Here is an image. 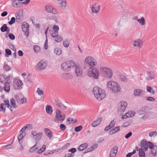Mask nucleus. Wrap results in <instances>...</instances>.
<instances>
[{
	"instance_id": "nucleus-1",
	"label": "nucleus",
	"mask_w": 157,
	"mask_h": 157,
	"mask_svg": "<svg viewBox=\"0 0 157 157\" xmlns=\"http://www.w3.org/2000/svg\"><path fill=\"white\" fill-rule=\"evenodd\" d=\"M93 93L96 98L99 101L104 99L106 96L105 91L97 86L93 88Z\"/></svg>"
},
{
	"instance_id": "nucleus-2",
	"label": "nucleus",
	"mask_w": 157,
	"mask_h": 157,
	"mask_svg": "<svg viewBox=\"0 0 157 157\" xmlns=\"http://www.w3.org/2000/svg\"><path fill=\"white\" fill-rule=\"evenodd\" d=\"M75 66V63L73 60H69L63 62L61 65L62 70L64 71H69Z\"/></svg>"
},
{
	"instance_id": "nucleus-3",
	"label": "nucleus",
	"mask_w": 157,
	"mask_h": 157,
	"mask_svg": "<svg viewBox=\"0 0 157 157\" xmlns=\"http://www.w3.org/2000/svg\"><path fill=\"white\" fill-rule=\"evenodd\" d=\"M66 118L65 114H62V112L59 109H56L55 112V117L54 120V122L57 123H61Z\"/></svg>"
},
{
	"instance_id": "nucleus-4",
	"label": "nucleus",
	"mask_w": 157,
	"mask_h": 157,
	"mask_svg": "<svg viewBox=\"0 0 157 157\" xmlns=\"http://www.w3.org/2000/svg\"><path fill=\"white\" fill-rule=\"evenodd\" d=\"M99 70L96 67H90L87 71V75L90 77H92L95 79H98L99 76Z\"/></svg>"
},
{
	"instance_id": "nucleus-5",
	"label": "nucleus",
	"mask_w": 157,
	"mask_h": 157,
	"mask_svg": "<svg viewBox=\"0 0 157 157\" xmlns=\"http://www.w3.org/2000/svg\"><path fill=\"white\" fill-rule=\"evenodd\" d=\"M100 71L104 78H110L113 75V71L110 68L106 67H102L100 68Z\"/></svg>"
},
{
	"instance_id": "nucleus-6",
	"label": "nucleus",
	"mask_w": 157,
	"mask_h": 157,
	"mask_svg": "<svg viewBox=\"0 0 157 157\" xmlns=\"http://www.w3.org/2000/svg\"><path fill=\"white\" fill-rule=\"evenodd\" d=\"M107 87L109 90L115 93L118 90V84L116 82L109 81L107 83Z\"/></svg>"
},
{
	"instance_id": "nucleus-7",
	"label": "nucleus",
	"mask_w": 157,
	"mask_h": 157,
	"mask_svg": "<svg viewBox=\"0 0 157 157\" xmlns=\"http://www.w3.org/2000/svg\"><path fill=\"white\" fill-rule=\"evenodd\" d=\"M84 62L86 64L91 67L96 66L97 64L96 60L90 56H86Z\"/></svg>"
},
{
	"instance_id": "nucleus-8",
	"label": "nucleus",
	"mask_w": 157,
	"mask_h": 157,
	"mask_svg": "<svg viewBox=\"0 0 157 157\" xmlns=\"http://www.w3.org/2000/svg\"><path fill=\"white\" fill-rule=\"evenodd\" d=\"M144 42L140 38L133 40L132 43L133 47L136 49H140L143 46Z\"/></svg>"
},
{
	"instance_id": "nucleus-9",
	"label": "nucleus",
	"mask_w": 157,
	"mask_h": 157,
	"mask_svg": "<svg viewBox=\"0 0 157 157\" xmlns=\"http://www.w3.org/2000/svg\"><path fill=\"white\" fill-rule=\"evenodd\" d=\"M4 103L6 106L10 109L11 111L13 110V108H16L18 107L17 105L15 102V100L14 99L12 98L10 100V105L9 101L7 100L5 101Z\"/></svg>"
},
{
	"instance_id": "nucleus-10",
	"label": "nucleus",
	"mask_w": 157,
	"mask_h": 157,
	"mask_svg": "<svg viewBox=\"0 0 157 157\" xmlns=\"http://www.w3.org/2000/svg\"><path fill=\"white\" fill-rule=\"evenodd\" d=\"M48 63L45 60H41L36 66V69L38 71L44 70L47 66Z\"/></svg>"
},
{
	"instance_id": "nucleus-11",
	"label": "nucleus",
	"mask_w": 157,
	"mask_h": 157,
	"mask_svg": "<svg viewBox=\"0 0 157 157\" xmlns=\"http://www.w3.org/2000/svg\"><path fill=\"white\" fill-rule=\"evenodd\" d=\"M91 12L92 15H96L99 12L100 9V6L98 3H94L91 6Z\"/></svg>"
},
{
	"instance_id": "nucleus-12",
	"label": "nucleus",
	"mask_w": 157,
	"mask_h": 157,
	"mask_svg": "<svg viewBox=\"0 0 157 157\" xmlns=\"http://www.w3.org/2000/svg\"><path fill=\"white\" fill-rule=\"evenodd\" d=\"M31 135L33 136L36 142L38 143L41 140L43 136V133L40 132L37 133L36 131L33 130L31 132Z\"/></svg>"
},
{
	"instance_id": "nucleus-13",
	"label": "nucleus",
	"mask_w": 157,
	"mask_h": 157,
	"mask_svg": "<svg viewBox=\"0 0 157 157\" xmlns=\"http://www.w3.org/2000/svg\"><path fill=\"white\" fill-rule=\"evenodd\" d=\"M21 27L24 35H25L26 37H28L29 36V25L27 22H24L22 23Z\"/></svg>"
},
{
	"instance_id": "nucleus-14",
	"label": "nucleus",
	"mask_w": 157,
	"mask_h": 157,
	"mask_svg": "<svg viewBox=\"0 0 157 157\" xmlns=\"http://www.w3.org/2000/svg\"><path fill=\"white\" fill-rule=\"evenodd\" d=\"M128 103L125 101H122L120 102L119 104L118 110L121 113L124 112L128 106Z\"/></svg>"
},
{
	"instance_id": "nucleus-15",
	"label": "nucleus",
	"mask_w": 157,
	"mask_h": 157,
	"mask_svg": "<svg viewBox=\"0 0 157 157\" xmlns=\"http://www.w3.org/2000/svg\"><path fill=\"white\" fill-rule=\"evenodd\" d=\"M147 80H151L154 79L155 77V75L154 71L152 70H148L146 72L145 76Z\"/></svg>"
},
{
	"instance_id": "nucleus-16",
	"label": "nucleus",
	"mask_w": 157,
	"mask_h": 157,
	"mask_svg": "<svg viewBox=\"0 0 157 157\" xmlns=\"http://www.w3.org/2000/svg\"><path fill=\"white\" fill-rule=\"evenodd\" d=\"M46 11L48 13H52L53 14L57 15L58 13L57 10L50 5H47L45 6Z\"/></svg>"
},
{
	"instance_id": "nucleus-17",
	"label": "nucleus",
	"mask_w": 157,
	"mask_h": 157,
	"mask_svg": "<svg viewBox=\"0 0 157 157\" xmlns=\"http://www.w3.org/2000/svg\"><path fill=\"white\" fill-rule=\"evenodd\" d=\"M75 75L78 77L81 76L83 73V70L82 68L79 65L75 64Z\"/></svg>"
},
{
	"instance_id": "nucleus-18",
	"label": "nucleus",
	"mask_w": 157,
	"mask_h": 157,
	"mask_svg": "<svg viewBox=\"0 0 157 157\" xmlns=\"http://www.w3.org/2000/svg\"><path fill=\"white\" fill-rule=\"evenodd\" d=\"M136 114V112L134 111H128L124 115L121 116V119L122 120L127 118L133 117Z\"/></svg>"
},
{
	"instance_id": "nucleus-19",
	"label": "nucleus",
	"mask_w": 157,
	"mask_h": 157,
	"mask_svg": "<svg viewBox=\"0 0 157 157\" xmlns=\"http://www.w3.org/2000/svg\"><path fill=\"white\" fill-rule=\"evenodd\" d=\"M145 93L144 91L140 88H136L133 90V95L136 97H139L141 96Z\"/></svg>"
},
{
	"instance_id": "nucleus-20",
	"label": "nucleus",
	"mask_w": 157,
	"mask_h": 157,
	"mask_svg": "<svg viewBox=\"0 0 157 157\" xmlns=\"http://www.w3.org/2000/svg\"><path fill=\"white\" fill-rule=\"evenodd\" d=\"M51 36L54 38V41L56 43H59L61 42L63 39V37L59 35L58 33L57 34H53L51 35Z\"/></svg>"
},
{
	"instance_id": "nucleus-21",
	"label": "nucleus",
	"mask_w": 157,
	"mask_h": 157,
	"mask_svg": "<svg viewBox=\"0 0 157 157\" xmlns=\"http://www.w3.org/2000/svg\"><path fill=\"white\" fill-rule=\"evenodd\" d=\"M59 2V7L62 10L66 9L67 7L66 0H57Z\"/></svg>"
},
{
	"instance_id": "nucleus-22",
	"label": "nucleus",
	"mask_w": 157,
	"mask_h": 157,
	"mask_svg": "<svg viewBox=\"0 0 157 157\" xmlns=\"http://www.w3.org/2000/svg\"><path fill=\"white\" fill-rule=\"evenodd\" d=\"M118 76L120 80L122 81L126 82H127L128 80L126 76L124 75V73H122L121 71L120 70L118 71Z\"/></svg>"
},
{
	"instance_id": "nucleus-23",
	"label": "nucleus",
	"mask_w": 157,
	"mask_h": 157,
	"mask_svg": "<svg viewBox=\"0 0 157 157\" xmlns=\"http://www.w3.org/2000/svg\"><path fill=\"white\" fill-rule=\"evenodd\" d=\"M52 30L50 31V35L56 34L58 33V31L59 30V26L56 25H54L52 28Z\"/></svg>"
},
{
	"instance_id": "nucleus-24",
	"label": "nucleus",
	"mask_w": 157,
	"mask_h": 157,
	"mask_svg": "<svg viewBox=\"0 0 157 157\" xmlns=\"http://www.w3.org/2000/svg\"><path fill=\"white\" fill-rule=\"evenodd\" d=\"M102 121L101 117L98 118L96 120L94 121L92 123L91 126L92 127H95L99 124Z\"/></svg>"
},
{
	"instance_id": "nucleus-25",
	"label": "nucleus",
	"mask_w": 157,
	"mask_h": 157,
	"mask_svg": "<svg viewBox=\"0 0 157 157\" xmlns=\"http://www.w3.org/2000/svg\"><path fill=\"white\" fill-rule=\"evenodd\" d=\"M118 148L115 147L112 148L110 153V157H114L117 152Z\"/></svg>"
},
{
	"instance_id": "nucleus-26",
	"label": "nucleus",
	"mask_w": 157,
	"mask_h": 157,
	"mask_svg": "<svg viewBox=\"0 0 157 157\" xmlns=\"http://www.w3.org/2000/svg\"><path fill=\"white\" fill-rule=\"evenodd\" d=\"M15 84L17 86V88H15V90L21 89L22 88L23 83L20 79H17L15 81Z\"/></svg>"
},
{
	"instance_id": "nucleus-27",
	"label": "nucleus",
	"mask_w": 157,
	"mask_h": 157,
	"mask_svg": "<svg viewBox=\"0 0 157 157\" xmlns=\"http://www.w3.org/2000/svg\"><path fill=\"white\" fill-rule=\"evenodd\" d=\"M120 21H124L126 20L128 18V15L126 13L124 12V13H121L120 15Z\"/></svg>"
},
{
	"instance_id": "nucleus-28",
	"label": "nucleus",
	"mask_w": 157,
	"mask_h": 157,
	"mask_svg": "<svg viewBox=\"0 0 157 157\" xmlns=\"http://www.w3.org/2000/svg\"><path fill=\"white\" fill-rule=\"evenodd\" d=\"M21 3L16 0H13L12 1V6L16 8L20 7L21 6Z\"/></svg>"
},
{
	"instance_id": "nucleus-29",
	"label": "nucleus",
	"mask_w": 157,
	"mask_h": 157,
	"mask_svg": "<svg viewBox=\"0 0 157 157\" xmlns=\"http://www.w3.org/2000/svg\"><path fill=\"white\" fill-rule=\"evenodd\" d=\"M44 132L46 135L50 139L52 137V132L48 128H45L44 129Z\"/></svg>"
},
{
	"instance_id": "nucleus-30",
	"label": "nucleus",
	"mask_w": 157,
	"mask_h": 157,
	"mask_svg": "<svg viewBox=\"0 0 157 157\" xmlns=\"http://www.w3.org/2000/svg\"><path fill=\"white\" fill-rule=\"evenodd\" d=\"M4 90L7 92H9L10 90V84L9 82H6L4 86Z\"/></svg>"
},
{
	"instance_id": "nucleus-31",
	"label": "nucleus",
	"mask_w": 157,
	"mask_h": 157,
	"mask_svg": "<svg viewBox=\"0 0 157 157\" xmlns=\"http://www.w3.org/2000/svg\"><path fill=\"white\" fill-rule=\"evenodd\" d=\"M56 105L59 107L63 110H65L67 109V107L60 101L56 102Z\"/></svg>"
},
{
	"instance_id": "nucleus-32",
	"label": "nucleus",
	"mask_w": 157,
	"mask_h": 157,
	"mask_svg": "<svg viewBox=\"0 0 157 157\" xmlns=\"http://www.w3.org/2000/svg\"><path fill=\"white\" fill-rule=\"evenodd\" d=\"M46 112L48 114H51L53 112V109L51 106L47 105L45 107Z\"/></svg>"
},
{
	"instance_id": "nucleus-33",
	"label": "nucleus",
	"mask_w": 157,
	"mask_h": 157,
	"mask_svg": "<svg viewBox=\"0 0 157 157\" xmlns=\"http://www.w3.org/2000/svg\"><path fill=\"white\" fill-rule=\"evenodd\" d=\"M137 21L142 26L145 25L146 24L145 19L144 17H142L140 18L137 19Z\"/></svg>"
},
{
	"instance_id": "nucleus-34",
	"label": "nucleus",
	"mask_w": 157,
	"mask_h": 157,
	"mask_svg": "<svg viewBox=\"0 0 157 157\" xmlns=\"http://www.w3.org/2000/svg\"><path fill=\"white\" fill-rule=\"evenodd\" d=\"M1 31L2 32H10V29L9 28L7 27V25L6 24H5L1 28Z\"/></svg>"
},
{
	"instance_id": "nucleus-35",
	"label": "nucleus",
	"mask_w": 157,
	"mask_h": 157,
	"mask_svg": "<svg viewBox=\"0 0 157 157\" xmlns=\"http://www.w3.org/2000/svg\"><path fill=\"white\" fill-rule=\"evenodd\" d=\"M88 146V144L85 143L81 144L78 148V149L80 151H82L84 149H86Z\"/></svg>"
},
{
	"instance_id": "nucleus-36",
	"label": "nucleus",
	"mask_w": 157,
	"mask_h": 157,
	"mask_svg": "<svg viewBox=\"0 0 157 157\" xmlns=\"http://www.w3.org/2000/svg\"><path fill=\"white\" fill-rule=\"evenodd\" d=\"M141 145L142 148L147 151L148 149V145L147 143L146 142H141Z\"/></svg>"
},
{
	"instance_id": "nucleus-37",
	"label": "nucleus",
	"mask_w": 157,
	"mask_h": 157,
	"mask_svg": "<svg viewBox=\"0 0 157 157\" xmlns=\"http://www.w3.org/2000/svg\"><path fill=\"white\" fill-rule=\"evenodd\" d=\"M132 120L126 121L122 124V127H127L130 125L132 123Z\"/></svg>"
},
{
	"instance_id": "nucleus-38",
	"label": "nucleus",
	"mask_w": 157,
	"mask_h": 157,
	"mask_svg": "<svg viewBox=\"0 0 157 157\" xmlns=\"http://www.w3.org/2000/svg\"><path fill=\"white\" fill-rule=\"evenodd\" d=\"M37 142H36L35 144L29 149V151L30 153L33 152L38 148V147H37Z\"/></svg>"
},
{
	"instance_id": "nucleus-39",
	"label": "nucleus",
	"mask_w": 157,
	"mask_h": 157,
	"mask_svg": "<svg viewBox=\"0 0 157 157\" xmlns=\"http://www.w3.org/2000/svg\"><path fill=\"white\" fill-rule=\"evenodd\" d=\"M146 90L147 92L153 94L155 93V90L151 86H147L146 87Z\"/></svg>"
},
{
	"instance_id": "nucleus-40",
	"label": "nucleus",
	"mask_w": 157,
	"mask_h": 157,
	"mask_svg": "<svg viewBox=\"0 0 157 157\" xmlns=\"http://www.w3.org/2000/svg\"><path fill=\"white\" fill-rule=\"evenodd\" d=\"M54 52L57 55L59 56L61 54L62 51L60 48H56L54 50Z\"/></svg>"
},
{
	"instance_id": "nucleus-41",
	"label": "nucleus",
	"mask_w": 157,
	"mask_h": 157,
	"mask_svg": "<svg viewBox=\"0 0 157 157\" xmlns=\"http://www.w3.org/2000/svg\"><path fill=\"white\" fill-rule=\"evenodd\" d=\"M25 136V133H21V134L18 136V139L19 140V143L21 144L22 143L21 140Z\"/></svg>"
},
{
	"instance_id": "nucleus-42",
	"label": "nucleus",
	"mask_w": 157,
	"mask_h": 157,
	"mask_svg": "<svg viewBox=\"0 0 157 157\" xmlns=\"http://www.w3.org/2000/svg\"><path fill=\"white\" fill-rule=\"evenodd\" d=\"M36 93L40 96H43L44 94V91L41 89L40 88H38L36 91Z\"/></svg>"
},
{
	"instance_id": "nucleus-43",
	"label": "nucleus",
	"mask_w": 157,
	"mask_h": 157,
	"mask_svg": "<svg viewBox=\"0 0 157 157\" xmlns=\"http://www.w3.org/2000/svg\"><path fill=\"white\" fill-rule=\"evenodd\" d=\"M139 151V155L140 157H145V153L144 152L142 149H140Z\"/></svg>"
},
{
	"instance_id": "nucleus-44",
	"label": "nucleus",
	"mask_w": 157,
	"mask_h": 157,
	"mask_svg": "<svg viewBox=\"0 0 157 157\" xmlns=\"http://www.w3.org/2000/svg\"><path fill=\"white\" fill-rule=\"evenodd\" d=\"M63 44L65 48H67L70 45V42L67 40H65L63 42Z\"/></svg>"
},
{
	"instance_id": "nucleus-45",
	"label": "nucleus",
	"mask_w": 157,
	"mask_h": 157,
	"mask_svg": "<svg viewBox=\"0 0 157 157\" xmlns=\"http://www.w3.org/2000/svg\"><path fill=\"white\" fill-rule=\"evenodd\" d=\"M98 146V145L97 144H95L92 145L89 148V151H91L94 150Z\"/></svg>"
},
{
	"instance_id": "nucleus-46",
	"label": "nucleus",
	"mask_w": 157,
	"mask_h": 157,
	"mask_svg": "<svg viewBox=\"0 0 157 157\" xmlns=\"http://www.w3.org/2000/svg\"><path fill=\"white\" fill-rule=\"evenodd\" d=\"M5 104L2 103L0 105V111H2L4 113H5L6 112V110L5 109Z\"/></svg>"
},
{
	"instance_id": "nucleus-47",
	"label": "nucleus",
	"mask_w": 157,
	"mask_h": 157,
	"mask_svg": "<svg viewBox=\"0 0 157 157\" xmlns=\"http://www.w3.org/2000/svg\"><path fill=\"white\" fill-rule=\"evenodd\" d=\"M118 131V128L116 127L115 128H113L109 132V134L112 135L114 134Z\"/></svg>"
},
{
	"instance_id": "nucleus-48",
	"label": "nucleus",
	"mask_w": 157,
	"mask_h": 157,
	"mask_svg": "<svg viewBox=\"0 0 157 157\" xmlns=\"http://www.w3.org/2000/svg\"><path fill=\"white\" fill-rule=\"evenodd\" d=\"M46 148V146L45 145H43L42 148L40 149L39 150L37 151V153L39 154H40L42 153V152L44 151L45 150Z\"/></svg>"
},
{
	"instance_id": "nucleus-49",
	"label": "nucleus",
	"mask_w": 157,
	"mask_h": 157,
	"mask_svg": "<svg viewBox=\"0 0 157 157\" xmlns=\"http://www.w3.org/2000/svg\"><path fill=\"white\" fill-rule=\"evenodd\" d=\"M3 69L5 71H7L10 70V68L7 64H5L3 67Z\"/></svg>"
},
{
	"instance_id": "nucleus-50",
	"label": "nucleus",
	"mask_w": 157,
	"mask_h": 157,
	"mask_svg": "<svg viewBox=\"0 0 157 157\" xmlns=\"http://www.w3.org/2000/svg\"><path fill=\"white\" fill-rule=\"evenodd\" d=\"M40 50V47L38 45H35L34 46V50L36 53L39 52Z\"/></svg>"
},
{
	"instance_id": "nucleus-51",
	"label": "nucleus",
	"mask_w": 157,
	"mask_h": 157,
	"mask_svg": "<svg viewBox=\"0 0 157 157\" xmlns=\"http://www.w3.org/2000/svg\"><path fill=\"white\" fill-rule=\"evenodd\" d=\"M15 18L14 17H12L10 20L9 21L8 23L10 25H11L13 24L15 22Z\"/></svg>"
},
{
	"instance_id": "nucleus-52",
	"label": "nucleus",
	"mask_w": 157,
	"mask_h": 157,
	"mask_svg": "<svg viewBox=\"0 0 157 157\" xmlns=\"http://www.w3.org/2000/svg\"><path fill=\"white\" fill-rule=\"evenodd\" d=\"M9 46L10 48L13 51H14L15 52H16V49L15 47V46L11 43H10L9 44Z\"/></svg>"
},
{
	"instance_id": "nucleus-53",
	"label": "nucleus",
	"mask_w": 157,
	"mask_h": 157,
	"mask_svg": "<svg viewBox=\"0 0 157 157\" xmlns=\"http://www.w3.org/2000/svg\"><path fill=\"white\" fill-rule=\"evenodd\" d=\"M82 126H79L78 127H76L75 128V131L77 132H78L82 129Z\"/></svg>"
},
{
	"instance_id": "nucleus-54",
	"label": "nucleus",
	"mask_w": 157,
	"mask_h": 157,
	"mask_svg": "<svg viewBox=\"0 0 157 157\" xmlns=\"http://www.w3.org/2000/svg\"><path fill=\"white\" fill-rule=\"evenodd\" d=\"M19 103L21 104H25L26 102V99L25 98H23L19 101Z\"/></svg>"
},
{
	"instance_id": "nucleus-55",
	"label": "nucleus",
	"mask_w": 157,
	"mask_h": 157,
	"mask_svg": "<svg viewBox=\"0 0 157 157\" xmlns=\"http://www.w3.org/2000/svg\"><path fill=\"white\" fill-rule=\"evenodd\" d=\"M157 135V132L156 131L152 132H150L149 136L150 137L155 136Z\"/></svg>"
},
{
	"instance_id": "nucleus-56",
	"label": "nucleus",
	"mask_w": 157,
	"mask_h": 157,
	"mask_svg": "<svg viewBox=\"0 0 157 157\" xmlns=\"http://www.w3.org/2000/svg\"><path fill=\"white\" fill-rule=\"evenodd\" d=\"M8 36L12 40H13L15 38V36L12 33L9 34L8 35ZM6 37H8V36L7 35H6Z\"/></svg>"
},
{
	"instance_id": "nucleus-57",
	"label": "nucleus",
	"mask_w": 157,
	"mask_h": 157,
	"mask_svg": "<svg viewBox=\"0 0 157 157\" xmlns=\"http://www.w3.org/2000/svg\"><path fill=\"white\" fill-rule=\"evenodd\" d=\"M67 121L68 122L69 124H70L71 123H73L75 122V120H73L71 118H69L67 119Z\"/></svg>"
},
{
	"instance_id": "nucleus-58",
	"label": "nucleus",
	"mask_w": 157,
	"mask_h": 157,
	"mask_svg": "<svg viewBox=\"0 0 157 157\" xmlns=\"http://www.w3.org/2000/svg\"><path fill=\"white\" fill-rule=\"evenodd\" d=\"M59 128L62 131H64L66 129V127L64 124H61L59 126Z\"/></svg>"
},
{
	"instance_id": "nucleus-59",
	"label": "nucleus",
	"mask_w": 157,
	"mask_h": 157,
	"mask_svg": "<svg viewBox=\"0 0 157 157\" xmlns=\"http://www.w3.org/2000/svg\"><path fill=\"white\" fill-rule=\"evenodd\" d=\"M4 147L6 149H9L13 147L12 146V143L8 145L5 146Z\"/></svg>"
},
{
	"instance_id": "nucleus-60",
	"label": "nucleus",
	"mask_w": 157,
	"mask_h": 157,
	"mask_svg": "<svg viewBox=\"0 0 157 157\" xmlns=\"http://www.w3.org/2000/svg\"><path fill=\"white\" fill-rule=\"evenodd\" d=\"M16 20L17 22H20L22 21V18L19 16V15L16 16Z\"/></svg>"
},
{
	"instance_id": "nucleus-61",
	"label": "nucleus",
	"mask_w": 157,
	"mask_h": 157,
	"mask_svg": "<svg viewBox=\"0 0 157 157\" xmlns=\"http://www.w3.org/2000/svg\"><path fill=\"white\" fill-rule=\"evenodd\" d=\"M76 148H73L71 149H69L68 151L70 152H71L72 153L71 154H73L76 152Z\"/></svg>"
},
{
	"instance_id": "nucleus-62",
	"label": "nucleus",
	"mask_w": 157,
	"mask_h": 157,
	"mask_svg": "<svg viewBox=\"0 0 157 157\" xmlns=\"http://www.w3.org/2000/svg\"><path fill=\"white\" fill-rule=\"evenodd\" d=\"M147 100L148 101H154L155 100V98L151 97H147Z\"/></svg>"
},
{
	"instance_id": "nucleus-63",
	"label": "nucleus",
	"mask_w": 157,
	"mask_h": 157,
	"mask_svg": "<svg viewBox=\"0 0 157 157\" xmlns=\"http://www.w3.org/2000/svg\"><path fill=\"white\" fill-rule=\"evenodd\" d=\"M148 147L149 146V148L150 149H152L154 147V145L151 142H148L147 144Z\"/></svg>"
},
{
	"instance_id": "nucleus-64",
	"label": "nucleus",
	"mask_w": 157,
	"mask_h": 157,
	"mask_svg": "<svg viewBox=\"0 0 157 157\" xmlns=\"http://www.w3.org/2000/svg\"><path fill=\"white\" fill-rule=\"evenodd\" d=\"M74 156V154H73L68 153L66 154L65 155V157H73Z\"/></svg>"
}]
</instances>
